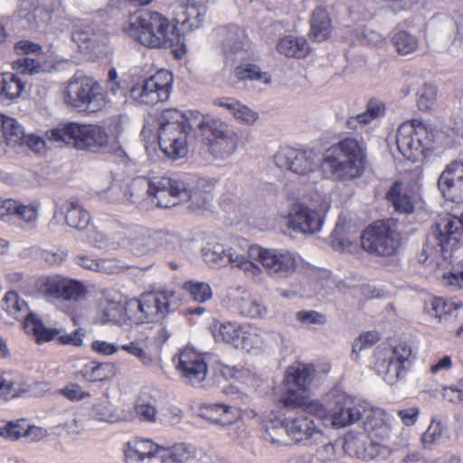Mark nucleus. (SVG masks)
I'll use <instances>...</instances> for the list:
<instances>
[{
    "instance_id": "nucleus-1",
    "label": "nucleus",
    "mask_w": 463,
    "mask_h": 463,
    "mask_svg": "<svg viewBox=\"0 0 463 463\" xmlns=\"http://www.w3.org/2000/svg\"><path fill=\"white\" fill-rule=\"evenodd\" d=\"M315 373V366L311 364L289 366L277 392L279 402L285 408H305L326 428L340 430L363 420L364 431L373 438H389L394 418L365 401L357 400L338 389L327 393L325 403L309 401L308 386Z\"/></svg>"
},
{
    "instance_id": "nucleus-2",
    "label": "nucleus",
    "mask_w": 463,
    "mask_h": 463,
    "mask_svg": "<svg viewBox=\"0 0 463 463\" xmlns=\"http://www.w3.org/2000/svg\"><path fill=\"white\" fill-rule=\"evenodd\" d=\"M216 183L213 178H195L189 175L161 176L156 183L160 191L157 206L168 208L189 203L193 212L205 210L213 200Z\"/></svg>"
},
{
    "instance_id": "nucleus-3",
    "label": "nucleus",
    "mask_w": 463,
    "mask_h": 463,
    "mask_svg": "<svg viewBox=\"0 0 463 463\" xmlns=\"http://www.w3.org/2000/svg\"><path fill=\"white\" fill-rule=\"evenodd\" d=\"M365 149L355 138H345L327 148L320 163L324 175L335 181L359 178L365 169Z\"/></svg>"
},
{
    "instance_id": "nucleus-4",
    "label": "nucleus",
    "mask_w": 463,
    "mask_h": 463,
    "mask_svg": "<svg viewBox=\"0 0 463 463\" xmlns=\"http://www.w3.org/2000/svg\"><path fill=\"white\" fill-rule=\"evenodd\" d=\"M123 30L140 44L149 48H169L179 42L174 26L158 12L141 11L132 14Z\"/></svg>"
},
{
    "instance_id": "nucleus-5",
    "label": "nucleus",
    "mask_w": 463,
    "mask_h": 463,
    "mask_svg": "<svg viewBox=\"0 0 463 463\" xmlns=\"http://www.w3.org/2000/svg\"><path fill=\"white\" fill-rule=\"evenodd\" d=\"M194 457L192 446L176 444L164 449L148 439L135 438L124 449L125 463H187Z\"/></svg>"
},
{
    "instance_id": "nucleus-6",
    "label": "nucleus",
    "mask_w": 463,
    "mask_h": 463,
    "mask_svg": "<svg viewBox=\"0 0 463 463\" xmlns=\"http://www.w3.org/2000/svg\"><path fill=\"white\" fill-rule=\"evenodd\" d=\"M51 141L62 142L76 149L90 153L106 152L109 148V135L99 126L74 122L60 124L46 132Z\"/></svg>"
},
{
    "instance_id": "nucleus-7",
    "label": "nucleus",
    "mask_w": 463,
    "mask_h": 463,
    "mask_svg": "<svg viewBox=\"0 0 463 463\" xmlns=\"http://www.w3.org/2000/svg\"><path fill=\"white\" fill-rule=\"evenodd\" d=\"M160 179L161 176H137L131 180H113L105 198L110 203L132 205L147 196L157 206L160 191L156 183Z\"/></svg>"
},
{
    "instance_id": "nucleus-8",
    "label": "nucleus",
    "mask_w": 463,
    "mask_h": 463,
    "mask_svg": "<svg viewBox=\"0 0 463 463\" xmlns=\"http://www.w3.org/2000/svg\"><path fill=\"white\" fill-rule=\"evenodd\" d=\"M395 420L392 422V426ZM392 430V429L391 430L389 438L386 439L373 438L367 433L371 439V442L368 445L366 444L365 439L367 436L365 434L351 430L345 436L344 449L350 455H354L362 460H385L392 454L408 446L407 440L403 438L398 440H392L390 444H383V441H388L391 439Z\"/></svg>"
},
{
    "instance_id": "nucleus-9",
    "label": "nucleus",
    "mask_w": 463,
    "mask_h": 463,
    "mask_svg": "<svg viewBox=\"0 0 463 463\" xmlns=\"http://www.w3.org/2000/svg\"><path fill=\"white\" fill-rule=\"evenodd\" d=\"M411 354L412 349L405 341L391 346H378L373 352L372 366L387 383L393 384L404 377L406 364Z\"/></svg>"
},
{
    "instance_id": "nucleus-10",
    "label": "nucleus",
    "mask_w": 463,
    "mask_h": 463,
    "mask_svg": "<svg viewBox=\"0 0 463 463\" xmlns=\"http://www.w3.org/2000/svg\"><path fill=\"white\" fill-rule=\"evenodd\" d=\"M364 250L377 256H392L401 244L398 222L393 219L379 220L367 227L362 236Z\"/></svg>"
},
{
    "instance_id": "nucleus-11",
    "label": "nucleus",
    "mask_w": 463,
    "mask_h": 463,
    "mask_svg": "<svg viewBox=\"0 0 463 463\" xmlns=\"http://www.w3.org/2000/svg\"><path fill=\"white\" fill-rule=\"evenodd\" d=\"M65 102L79 110L93 113L104 108L107 100L99 82L87 76L75 75L68 82Z\"/></svg>"
},
{
    "instance_id": "nucleus-12",
    "label": "nucleus",
    "mask_w": 463,
    "mask_h": 463,
    "mask_svg": "<svg viewBox=\"0 0 463 463\" xmlns=\"http://www.w3.org/2000/svg\"><path fill=\"white\" fill-rule=\"evenodd\" d=\"M192 122L199 124V131L208 140L209 151L215 158L226 159L234 153L237 137L226 123L208 115L200 123Z\"/></svg>"
},
{
    "instance_id": "nucleus-13",
    "label": "nucleus",
    "mask_w": 463,
    "mask_h": 463,
    "mask_svg": "<svg viewBox=\"0 0 463 463\" xmlns=\"http://www.w3.org/2000/svg\"><path fill=\"white\" fill-rule=\"evenodd\" d=\"M177 299L175 291L144 293L139 299L133 298L126 302V317L166 316L176 309Z\"/></svg>"
},
{
    "instance_id": "nucleus-14",
    "label": "nucleus",
    "mask_w": 463,
    "mask_h": 463,
    "mask_svg": "<svg viewBox=\"0 0 463 463\" xmlns=\"http://www.w3.org/2000/svg\"><path fill=\"white\" fill-rule=\"evenodd\" d=\"M259 245H252L241 237L228 240V265L243 271L244 275L254 282L264 281V271L256 263Z\"/></svg>"
},
{
    "instance_id": "nucleus-15",
    "label": "nucleus",
    "mask_w": 463,
    "mask_h": 463,
    "mask_svg": "<svg viewBox=\"0 0 463 463\" xmlns=\"http://www.w3.org/2000/svg\"><path fill=\"white\" fill-rule=\"evenodd\" d=\"M396 145L399 152L409 161L416 162L428 149L426 127L418 119L403 122L397 129Z\"/></svg>"
},
{
    "instance_id": "nucleus-16",
    "label": "nucleus",
    "mask_w": 463,
    "mask_h": 463,
    "mask_svg": "<svg viewBox=\"0 0 463 463\" xmlns=\"http://www.w3.org/2000/svg\"><path fill=\"white\" fill-rule=\"evenodd\" d=\"M256 261L261 265L264 277L267 275L273 279H285L296 271L298 255L286 249L259 246Z\"/></svg>"
},
{
    "instance_id": "nucleus-17",
    "label": "nucleus",
    "mask_w": 463,
    "mask_h": 463,
    "mask_svg": "<svg viewBox=\"0 0 463 463\" xmlns=\"http://www.w3.org/2000/svg\"><path fill=\"white\" fill-rule=\"evenodd\" d=\"M173 76L167 71H159L143 81L140 86H133L130 96L146 105H154L168 99L172 89Z\"/></svg>"
},
{
    "instance_id": "nucleus-18",
    "label": "nucleus",
    "mask_w": 463,
    "mask_h": 463,
    "mask_svg": "<svg viewBox=\"0 0 463 463\" xmlns=\"http://www.w3.org/2000/svg\"><path fill=\"white\" fill-rule=\"evenodd\" d=\"M284 219L288 229L304 235H314L320 232L324 222L318 211L300 202L289 205Z\"/></svg>"
},
{
    "instance_id": "nucleus-19",
    "label": "nucleus",
    "mask_w": 463,
    "mask_h": 463,
    "mask_svg": "<svg viewBox=\"0 0 463 463\" xmlns=\"http://www.w3.org/2000/svg\"><path fill=\"white\" fill-rule=\"evenodd\" d=\"M40 291L49 301L67 300L78 302L83 299L87 294V288L82 282L60 276L44 279L40 286Z\"/></svg>"
},
{
    "instance_id": "nucleus-20",
    "label": "nucleus",
    "mask_w": 463,
    "mask_h": 463,
    "mask_svg": "<svg viewBox=\"0 0 463 463\" xmlns=\"http://www.w3.org/2000/svg\"><path fill=\"white\" fill-rule=\"evenodd\" d=\"M274 163L279 168L300 176H308L317 165L312 151L292 147L280 148L274 156Z\"/></svg>"
},
{
    "instance_id": "nucleus-21",
    "label": "nucleus",
    "mask_w": 463,
    "mask_h": 463,
    "mask_svg": "<svg viewBox=\"0 0 463 463\" xmlns=\"http://www.w3.org/2000/svg\"><path fill=\"white\" fill-rule=\"evenodd\" d=\"M437 185L447 200L463 203V154L446 165L438 178Z\"/></svg>"
},
{
    "instance_id": "nucleus-22",
    "label": "nucleus",
    "mask_w": 463,
    "mask_h": 463,
    "mask_svg": "<svg viewBox=\"0 0 463 463\" xmlns=\"http://www.w3.org/2000/svg\"><path fill=\"white\" fill-rule=\"evenodd\" d=\"M176 369L185 382L193 386L200 385L208 372L203 354L190 346L180 350Z\"/></svg>"
},
{
    "instance_id": "nucleus-23",
    "label": "nucleus",
    "mask_w": 463,
    "mask_h": 463,
    "mask_svg": "<svg viewBox=\"0 0 463 463\" xmlns=\"http://www.w3.org/2000/svg\"><path fill=\"white\" fill-rule=\"evenodd\" d=\"M218 43L226 60L233 61L236 56L249 48L248 35L240 26L230 24L215 31Z\"/></svg>"
},
{
    "instance_id": "nucleus-24",
    "label": "nucleus",
    "mask_w": 463,
    "mask_h": 463,
    "mask_svg": "<svg viewBox=\"0 0 463 463\" xmlns=\"http://www.w3.org/2000/svg\"><path fill=\"white\" fill-rule=\"evenodd\" d=\"M288 437L296 444L310 446L323 437L322 430L307 416L286 419Z\"/></svg>"
},
{
    "instance_id": "nucleus-25",
    "label": "nucleus",
    "mask_w": 463,
    "mask_h": 463,
    "mask_svg": "<svg viewBox=\"0 0 463 463\" xmlns=\"http://www.w3.org/2000/svg\"><path fill=\"white\" fill-rule=\"evenodd\" d=\"M174 29L177 39L181 35L198 28L204 19L205 12L195 5L194 0H187V4L176 6L173 11Z\"/></svg>"
},
{
    "instance_id": "nucleus-26",
    "label": "nucleus",
    "mask_w": 463,
    "mask_h": 463,
    "mask_svg": "<svg viewBox=\"0 0 463 463\" xmlns=\"http://www.w3.org/2000/svg\"><path fill=\"white\" fill-rule=\"evenodd\" d=\"M64 214L66 224L79 231H84L90 224V216L76 198L54 201V214L50 224H56V214Z\"/></svg>"
},
{
    "instance_id": "nucleus-27",
    "label": "nucleus",
    "mask_w": 463,
    "mask_h": 463,
    "mask_svg": "<svg viewBox=\"0 0 463 463\" xmlns=\"http://www.w3.org/2000/svg\"><path fill=\"white\" fill-rule=\"evenodd\" d=\"M71 40L78 45L81 52H91L105 43L106 34L93 24H81L77 25L71 33Z\"/></svg>"
},
{
    "instance_id": "nucleus-28",
    "label": "nucleus",
    "mask_w": 463,
    "mask_h": 463,
    "mask_svg": "<svg viewBox=\"0 0 463 463\" xmlns=\"http://www.w3.org/2000/svg\"><path fill=\"white\" fill-rule=\"evenodd\" d=\"M206 115H202L199 111H190L186 115L176 109H165L158 117V130L168 127L173 128L190 127V128H197L199 130V124H194L192 121L200 123V120L204 119Z\"/></svg>"
},
{
    "instance_id": "nucleus-29",
    "label": "nucleus",
    "mask_w": 463,
    "mask_h": 463,
    "mask_svg": "<svg viewBox=\"0 0 463 463\" xmlns=\"http://www.w3.org/2000/svg\"><path fill=\"white\" fill-rule=\"evenodd\" d=\"M262 439L274 447L286 446L288 444V430L286 419L278 416H267L261 425Z\"/></svg>"
},
{
    "instance_id": "nucleus-30",
    "label": "nucleus",
    "mask_w": 463,
    "mask_h": 463,
    "mask_svg": "<svg viewBox=\"0 0 463 463\" xmlns=\"http://www.w3.org/2000/svg\"><path fill=\"white\" fill-rule=\"evenodd\" d=\"M246 324L239 320H214L210 328L217 341H223L236 347L237 343H241L239 338L244 332Z\"/></svg>"
},
{
    "instance_id": "nucleus-31",
    "label": "nucleus",
    "mask_w": 463,
    "mask_h": 463,
    "mask_svg": "<svg viewBox=\"0 0 463 463\" xmlns=\"http://www.w3.org/2000/svg\"><path fill=\"white\" fill-rule=\"evenodd\" d=\"M98 309L103 318L126 317V302L123 304L122 296L114 291L105 290L102 292Z\"/></svg>"
},
{
    "instance_id": "nucleus-32",
    "label": "nucleus",
    "mask_w": 463,
    "mask_h": 463,
    "mask_svg": "<svg viewBox=\"0 0 463 463\" xmlns=\"http://www.w3.org/2000/svg\"><path fill=\"white\" fill-rule=\"evenodd\" d=\"M200 414L210 421L221 425L231 424L239 417L235 408L219 403H210L202 406L200 408Z\"/></svg>"
},
{
    "instance_id": "nucleus-33",
    "label": "nucleus",
    "mask_w": 463,
    "mask_h": 463,
    "mask_svg": "<svg viewBox=\"0 0 463 463\" xmlns=\"http://www.w3.org/2000/svg\"><path fill=\"white\" fill-rule=\"evenodd\" d=\"M126 238L128 241V247L134 254L143 256L148 253L153 246L154 241L148 232L142 227H136L126 232Z\"/></svg>"
},
{
    "instance_id": "nucleus-34",
    "label": "nucleus",
    "mask_w": 463,
    "mask_h": 463,
    "mask_svg": "<svg viewBox=\"0 0 463 463\" xmlns=\"http://www.w3.org/2000/svg\"><path fill=\"white\" fill-rule=\"evenodd\" d=\"M169 134L158 136V143L162 152L173 160L184 157L188 153L189 137L184 136L179 138H174Z\"/></svg>"
},
{
    "instance_id": "nucleus-35",
    "label": "nucleus",
    "mask_w": 463,
    "mask_h": 463,
    "mask_svg": "<svg viewBox=\"0 0 463 463\" xmlns=\"http://www.w3.org/2000/svg\"><path fill=\"white\" fill-rule=\"evenodd\" d=\"M25 88V83L18 74L13 72L0 73V99L14 100L19 98Z\"/></svg>"
},
{
    "instance_id": "nucleus-36",
    "label": "nucleus",
    "mask_w": 463,
    "mask_h": 463,
    "mask_svg": "<svg viewBox=\"0 0 463 463\" xmlns=\"http://www.w3.org/2000/svg\"><path fill=\"white\" fill-rule=\"evenodd\" d=\"M310 37L317 41L322 42L327 39L331 33V20L328 13L322 7L314 10L311 20Z\"/></svg>"
},
{
    "instance_id": "nucleus-37",
    "label": "nucleus",
    "mask_w": 463,
    "mask_h": 463,
    "mask_svg": "<svg viewBox=\"0 0 463 463\" xmlns=\"http://www.w3.org/2000/svg\"><path fill=\"white\" fill-rule=\"evenodd\" d=\"M308 44L304 37L288 35L279 40L277 50L279 53L293 58H304L308 53Z\"/></svg>"
},
{
    "instance_id": "nucleus-38",
    "label": "nucleus",
    "mask_w": 463,
    "mask_h": 463,
    "mask_svg": "<svg viewBox=\"0 0 463 463\" xmlns=\"http://www.w3.org/2000/svg\"><path fill=\"white\" fill-rule=\"evenodd\" d=\"M386 199L399 213L409 214L413 213L414 204L410 195L402 190L400 182H394L386 194Z\"/></svg>"
},
{
    "instance_id": "nucleus-39",
    "label": "nucleus",
    "mask_w": 463,
    "mask_h": 463,
    "mask_svg": "<svg viewBox=\"0 0 463 463\" xmlns=\"http://www.w3.org/2000/svg\"><path fill=\"white\" fill-rule=\"evenodd\" d=\"M90 414L94 419L101 421L116 422L120 420L117 408L110 402L108 393L92 405Z\"/></svg>"
},
{
    "instance_id": "nucleus-40",
    "label": "nucleus",
    "mask_w": 463,
    "mask_h": 463,
    "mask_svg": "<svg viewBox=\"0 0 463 463\" xmlns=\"http://www.w3.org/2000/svg\"><path fill=\"white\" fill-rule=\"evenodd\" d=\"M228 241L224 243H209L203 250V259L206 263L213 268L228 266Z\"/></svg>"
},
{
    "instance_id": "nucleus-41",
    "label": "nucleus",
    "mask_w": 463,
    "mask_h": 463,
    "mask_svg": "<svg viewBox=\"0 0 463 463\" xmlns=\"http://www.w3.org/2000/svg\"><path fill=\"white\" fill-rule=\"evenodd\" d=\"M22 326L26 334L33 335L38 344L49 342L59 334V330L46 327L43 324V320H24Z\"/></svg>"
},
{
    "instance_id": "nucleus-42",
    "label": "nucleus",
    "mask_w": 463,
    "mask_h": 463,
    "mask_svg": "<svg viewBox=\"0 0 463 463\" xmlns=\"http://www.w3.org/2000/svg\"><path fill=\"white\" fill-rule=\"evenodd\" d=\"M244 332L241 334L235 348L243 349L248 353L260 354L264 348L262 337L256 329L252 328L249 323L245 325Z\"/></svg>"
},
{
    "instance_id": "nucleus-43",
    "label": "nucleus",
    "mask_w": 463,
    "mask_h": 463,
    "mask_svg": "<svg viewBox=\"0 0 463 463\" xmlns=\"http://www.w3.org/2000/svg\"><path fill=\"white\" fill-rule=\"evenodd\" d=\"M76 374L87 382H100L109 377V365L97 362H89Z\"/></svg>"
},
{
    "instance_id": "nucleus-44",
    "label": "nucleus",
    "mask_w": 463,
    "mask_h": 463,
    "mask_svg": "<svg viewBox=\"0 0 463 463\" xmlns=\"http://www.w3.org/2000/svg\"><path fill=\"white\" fill-rule=\"evenodd\" d=\"M431 310L433 313L429 312V314L436 318H442L443 317H457L461 315L463 306L441 298H435L431 303Z\"/></svg>"
},
{
    "instance_id": "nucleus-45",
    "label": "nucleus",
    "mask_w": 463,
    "mask_h": 463,
    "mask_svg": "<svg viewBox=\"0 0 463 463\" xmlns=\"http://www.w3.org/2000/svg\"><path fill=\"white\" fill-rule=\"evenodd\" d=\"M135 411L139 420L156 422L157 419L156 401L146 395L139 396L136 401Z\"/></svg>"
},
{
    "instance_id": "nucleus-46",
    "label": "nucleus",
    "mask_w": 463,
    "mask_h": 463,
    "mask_svg": "<svg viewBox=\"0 0 463 463\" xmlns=\"http://www.w3.org/2000/svg\"><path fill=\"white\" fill-rule=\"evenodd\" d=\"M234 74L239 80H256L264 84L271 81L269 72L262 71L259 66L250 63L236 67Z\"/></svg>"
},
{
    "instance_id": "nucleus-47",
    "label": "nucleus",
    "mask_w": 463,
    "mask_h": 463,
    "mask_svg": "<svg viewBox=\"0 0 463 463\" xmlns=\"http://www.w3.org/2000/svg\"><path fill=\"white\" fill-rule=\"evenodd\" d=\"M33 5H35L34 11L28 14V20L33 18L32 27H38L50 18V13L54 11L58 5V0H33Z\"/></svg>"
},
{
    "instance_id": "nucleus-48",
    "label": "nucleus",
    "mask_w": 463,
    "mask_h": 463,
    "mask_svg": "<svg viewBox=\"0 0 463 463\" xmlns=\"http://www.w3.org/2000/svg\"><path fill=\"white\" fill-rule=\"evenodd\" d=\"M392 43L401 55H407L415 52L418 48V39L407 31L400 30L394 33Z\"/></svg>"
},
{
    "instance_id": "nucleus-49",
    "label": "nucleus",
    "mask_w": 463,
    "mask_h": 463,
    "mask_svg": "<svg viewBox=\"0 0 463 463\" xmlns=\"http://www.w3.org/2000/svg\"><path fill=\"white\" fill-rule=\"evenodd\" d=\"M2 131L10 146L20 145L24 138V131L22 126L13 118H2Z\"/></svg>"
},
{
    "instance_id": "nucleus-50",
    "label": "nucleus",
    "mask_w": 463,
    "mask_h": 463,
    "mask_svg": "<svg viewBox=\"0 0 463 463\" xmlns=\"http://www.w3.org/2000/svg\"><path fill=\"white\" fill-rule=\"evenodd\" d=\"M40 206L41 203L38 201L24 204L14 200L15 209H14L13 216L26 223H35L38 220Z\"/></svg>"
},
{
    "instance_id": "nucleus-51",
    "label": "nucleus",
    "mask_w": 463,
    "mask_h": 463,
    "mask_svg": "<svg viewBox=\"0 0 463 463\" xmlns=\"http://www.w3.org/2000/svg\"><path fill=\"white\" fill-rule=\"evenodd\" d=\"M380 339L381 334L376 330H371L361 333L360 335L354 340L353 344L351 354L352 360L359 361L360 353L366 348L372 347Z\"/></svg>"
},
{
    "instance_id": "nucleus-52",
    "label": "nucleus",
    "mask_w": 463,
    "mask_h": 463,
    "mask_svg": "<svg viewBox=\"0 0 463 463\" xmlns=\"http://www.w3.org/2000/svg\"><path fill=\"white\" fill-rule=\"evenodd\" d=\"M182 288L192 300L200 303L209 300L213 296L211 287L204 282L189 280L183 284Z\"/></svg>"
},
{
    "instance_id": "nucleus-53",
    "label": "nucleus",
    "mask_w": 463,
    "mask_h": 463,
    "mask_svg": "<svg viewBox=\"0 0 463 463\" xmlns=\"http://www.w3.org/2000/svg\"><path fill=\"white\" fill-rule=\"evenodd\" d=\"M425 392H429L432 397H436L440 392L438 387ZM441 394L449 402L463 403V377L454 384L442 386Z\"/></svg>"
},
{
    "instance_id": "nucleus-54",
    "label": "nucleus",
    "mask_w": 463,
    "mask_h": 463,
    "mask_svg": "<svg viewBox=\"0 0 463 463\" xmlns=\"http://www.w3.org/2000/svg\"><path fill=\"white\" fill-rule=\"evenodd\" d=\"M24 388L10 374H0V400H8L18 396Z\"/></svg>"
},
{
    "instance_id": "nucleus-55",
    "label": "nucleus",
    "mask_w": 463,
    "mask_h": 463,
    "mask_svg": "<svg viewBox=\"0 0 463 463\" xmlns=\"http://www.w3.org/2000/svg\"><path fill=\"white\" fill-rule=\"evenodd\" d=\"M384 103L379 99H372L367 103L366 110L358 114L355 120L362 125H366L372 120L382 117L384 114Z\"/></svg>"
},
{
    "instance_id": "nucleus-56",
    "label": "nucleus",
    "mask_w": 463,
    "mask_h": 463,
    "mask_svg": "<svg viewBox=\"0 0 463 463\" xmlns=\"http://www.w3.org/2000/svg\"><path fill=\"white\" fill-rule=\"evenodd\" d=\"M2 307L9 314L14 315L18 312H26L28 306L26 302L20 298L15 291H8L5 293L3 301Z\"/></svg>"
},
{
    "instance_id": "nucleus-57",
    "label": "nucleus",
    "mask_w": 463,
    "mask_h": 463,
    "mask_svg": "<svg viewBox=\"0 0 463 463\" xmlns=\"http://www.w3.org/2000/svg\"><path fill=\"white\" fill-rule=\"evenodd\" d=\"M26 420H17L14 421H8L0 425V437H3L9 440H17L24 438V430Z\"/></svg>"
},
{
    "instance_id": "nucleus-58",
    "label": "nucleus",
    "mask_w": 463,
    "mask_h": 463,
    "mask_svg": "<svg viewBox=\"0 0 463 463\" xmlns=\"http://www.w3.org/2000/svg\"><path fill=\"white\" fill-rule=\"evenodd\" d=\"M437 91L431 84H423L417 92V106L420 110H428L436 100Z\"/></svg>"
},
{
    "instance_id": "nucleus-59",
    "label": "nucleus",
    "mask_w": 463,
    "mask_h": 463,
    "mask_svg": "<svg viewBox=\"0 0 463 463\" xmlns=\"http://www.w3.org/2000/svg\"><path fill=\"white\" fill-rule=\"evenodd\" d=\"M14 66L21 74L34 75L43 71L41 62L29 56L18 59Z\"/></svg>"
},
{
    "instance_id": "nucleus-60",
    "label": "nucleus",
    "mask_w": 463,
    "mask_h": 463,
    "mask_svg": "<svg viewBox=\"0 0 463 463\" xmlns=\"http://www.w3.org/2000/svg\"><path fill=\"white\" fill-rule=\"evenodd\" d=\"M59 393L71 402H80L90 397V393L76 383H71L59 391Z\"/></svg>"
},
{
    "instance_id": "nucleus-61",
    "label": "nucleus",
    "mask_w": 463,
    "mask_h": 463,
    "mask_svg": "<svg viewBox=\"0 0 463 463\" xmlns=\"http://www.w3.org/2000/svg\"><path fill=\"white\" fill-rule=\"evenodd\" d=\"M442 432L443 427L441 423L432 420L421 437V441L424 447H430L439 441L442 436Z\"/></svg>"
},
{
    "instance_id": "nucleus-62",
    "label": "nucleus",
    "mask_w": 463,
    "mask_h": 463,
    "mask_svg": "<svg viewBox=\"0 0 463 463\" xmlns=\"http://www.w3.org/2000/svg\"><path fill=\"white\" fill-rule=\"evenodd\" d=\"M121 349L137 357L146 366H149L153 364L151 354L146 353L136 342H130L129 344L123 345H121Z\"/></svg>"
},
{
    "instance_id": "nucleus-63",
    "label": "nucleus",
    "mask_w": 463,
    "mask_h": 463,
    "mask_svg": "<svg viewBox=\"0 0 463 463\" xmlns=\"http://www.w3.org/2000/svg\"><path fill=\"white\" fill-rule=\"evenodd\" d=\"M267 308L255 301H244L241 305V314L249 318H260L266 316Z\"/></svg>"
},
{
    "instance_id": "nucleus-64",
    "label": "nucleus",
    "mask_w": 463,
    "mask_h": 463,
    "mask_svg": "<svg viewBox=\"0 0 463 463\" xmlns=\"http://www.w3.org/2000/svg\"><path fill=\"white\" fill-rule=\"evenodd\" d=\"M235 119L246 125H251L259 118V113L241 103L234 116Z\"/></svg>"
}]
</instances>
